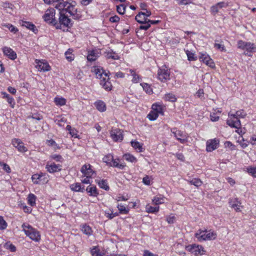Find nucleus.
<instances>
[{"instance_id":"obj_1","label":"nucleus","mask_w":256,"mask_h":256,"mask_svg":"<svg viewBox=\"0 0 256 256\" xmlns=\"http://www.w3.org/2000/svg\"><path fill=\"white\" fill-rule=\"evenodd\" d=\"M246 113L243 110L236 112V114L228 113V118L226 120V124L231 128L239 129L241 127L240 118H244Z\"/></svg>"},{"instance_id":"obj_2","label":"nucleus","mask_w":256,"mask_h":256,"mask_svg":"<svg viewBox=\"0 0 256 256\" xmlns=\"http://www.w3.org/2000/svg\"><path fill=\"white\" fill-rule=\"evenodd\" d=\"M64 26L65 27L70 28L73 26V22L72 20L68 18V16L66 14V13L64 11L60 12L58 22L56 20L54 26L58 30L62 29V26Z\"/></svg>"},{"instance_id":"obj_3","label":"nucleus","mask_w":256,"mask_h":256,"mask_svg":"<svg viewBox=\"0 0 256 256\" xmlns=\"http://www.w3.org/2000/svg\"><path fill=\"white\" fill-rule=\"evenodd\" d=\"M23 230L26 234L35 242H39L40 240V235L39 232L34 228L30 225L27 223H24L22 225Z\"/></svg>"},{"instance_id":"obj_4","label":"nucleus","mask_w":256,"mask_h":256,"mask_svg":"<svg viewBox=\"0 0 256 256\" xmlns=\"http://www.w3.org/2000/svg\"><path fill=\"white\" fill-rule=\"evenodd\" d=\"M170 70L164 65L158 69V78L162 82H166L170 79Z\"/></svg>"},{"instance_id":"obj_5","label":"nucleus","mask_w":256,"mask_h":256,"mask_svg":"<svg viewBox=\"0 0 256 256\" xmlns=\"http://www.w3.org/2000/svg\"><path fill=\"white\" fill-rule=\"evenodd\" d=\"M55 10L54 8L48 9L45 14L43 16V18L47 23L54 26L56 22Z\"/></svg>"},{"instance_id":"obj_6","label":"nucleus","mask_w":256,"mask_h":256,"mask_svg":"<svg viewBox=\"0 0 256 256\" xmlns=\"http://www.w3.org/2000/svg\"><path fill=\"white\" fill-rule=\"evenodd\" d=\"M130 209H109L108 210L106 211V216L109 219H112L114 217L118 216L120 214H127L129 212Z\"/></svg>"},{"instance_id":"obj_7","label":"nucleus","mask_w":256,"mask_h":256,"mask_svg":"<svg viewBox=\"0 0 256 256\" xmlns=\"http://www.w3.org/2000/svg\"><path fill=\"white\" fill-rule=\"evenodd\" d=\"M176 138L181 143L184 144L188 142V136L187 134L184 132L174 128L172 130Z\"/></svg>"},{"instance_id":"obj_8","label":"nucleus","mask_w":256,"mask_h":256,"mask_svg":"<svg viewBox=\"0 0 256 256\" xmlns=\"http://www.w3.org/2000/svg\"><path fill=\"white\" fill-rule=\"evenodd\" d=\"M122 132H123L119 128L112 129L110 132V136L114 142H121L124 138Z\"/></svg>"},{"instance_id":"obj_9","label":"nucleus","mask_w":256,"mask_h":256,"mask_svg":"<svg viewBox=\"0 0 256 256\" xmlns=\"http://www.w3.org/2000/svg\"><path fill=\"white\" fill-rule=\"evenodd\" d=\"M32 179L33 182L35 184H38L39 182L41 181L43 183L48 182L46 174L42 172L33 174L32 176Z\"/></svg>"},{"instance_id":"obj_10","label":"nucleus","mask_w":256,"mask_h":256,"mask_svg":"<svg viewBox=\"0 0 256 256\" xmlns=\"http://www.w3.org/2000/svg\"><path fill=\"white\" fill-rule=\"evenodd\" d=\"M199 59L200 61L202 62L210 67L212 68L215 67V64L213 60L206 54H200V56H199Z\"/></svg>"},{"instance_id":"obj_11","label":"nucleus","mask_w":256,"mask_h":256,"mask_svg":"<svg viewBox=\"0 0 256 256\" xmlns=\"http://www.w3.org/2000/svg\"><path fill=\"white\" fill-rule=\"evenodd\" d=\"M216 234L214 232H210L207 234H203L202 236L200 234H195V236L200 242H202L206 240H214L216 238Z\"/></svg>"},{"instance_id":"obj_12","label":"nucleus","mask_w":256,"mask_h":256,"mask_svg":"<svg viewBox=\"0 0 256 256\" xmlns=\"http://www.w3.org/2000/svg\"><path fill=\"white\" fill-rule=\"evenodd\" d=\"M219 142V140L216 138L208 140L206 142V151L211 152L216 149L218 146Z\"/></svg>"},{"instance_id":"obj_13","label":"nucleus","mask_w":256,"mask_h":256,"mask_svg":"<svg viewBox=\"0 0 256 256\" xmlns=\"http://www.w3.org/2000/svg\"><path fill=\"white\" fill-rule=\"evenodd\" d=\"M12 144L20 152H24L28 150V148L24 146V143L18 138L13 139Z\"/></svg>"},{"instance_id":"obj_14","label":"nucleus","mask_w":256,"mask_h":256,"mask_svg":"<svg viewBox=\"0 0 256 256\" xmlns=\"http://www.w3.org/2000/svg\"><path fill=\"white\" fill-rule=\"evenodd\" d=\"M146 12H140L135 17V20L140 24H142L148 20L147 17L151 15L150 11L146 10Z\"/></svg>"},{"instance_id":"obj_15","label":"nucleus","mask_w":256,"mask_h":256,"mask_svg":"<svg viewBox=\"0 0 256 256\" xmlns=\"http://www.w3.org/2000/svg\"><path fill=\"white\" fill-rule=\"evenodd\" d=\"M228 6V2H220L217 3L214 6H212L210 8V12L212 14L214 15H215L216 14H217L219 10L222 8H226Z\"/></svg>"},{"instance_id":"obj_16","label":"nucleus","mask_w":256,"mask_h":256,"mask_svg":"<svg viewBox=\"0 0 256 256\" xmlns=\"http://www.w3.org/2000/svg\"><path fill=\"white\" fill-rule=\"evenodd\" d=\"M186 249L188 252L194 254L195 255H198L199 254H201V251L204 252L203 248L202 246L196 245V244H192L186 246Z\"/></svg>"},{"instance_id":"obj_17","label":"nucleus","mask_w":256,"mask_h":256,"mask_svg":"<svg viewBox=\"0 0 256 256\" xmlns=\"http://www.w3.org/2000/svg\"><path fill=\"white\" fill-rule=\"evenodd\" d=\"M100 54V50H92L88 52L87 56V59L89 62L95 61L99 56Z\"/></svg>"},{"instance_id":"obj_18","label":"nucleus","mask_w":256,"mask_h":256,"mask_svg":"<svg viewBox=\"0 0 256 256\" xmlns=\"http://www.w3.org/2000/svg\"><path fill=\"white\" fill-rule=\"evenodd\" d=\"M36 63L37 64L36 67L40 72H48L50 69V66L47 62L36 60Z\"/></svg>"},{"instance_id":"obj_19","label":"nucleus","mask_w":256,"mask_h":256,"mask_svg":"<svg viewBox=\"0 0 256 256\" xmlns=\"http://www.w3.org/2000/svg\"><path fill=\"white\" fill-rule=\"evenodd\" d=\"M46 168L50 173H54L60 172L62 170V166L60 164H56L54 162L50 164H47Z\"/></svg>"},{"instance_id":"obj_20","label":"nucleus","mask_w":256,"mask_h":256,"mask_svg":"<svg viewBox=\"0 0 256 256\" xmlns=\"http://www.w3.org/2000/svg\"><path fill=\"white\" fill-rule=\"evenodd\" d=\"M2 51L5 56L12 60H15L17 57L16 52L10 48L4 46L2 48Z\"/></svg>"},{"instance_id":"obj_21","label":"nucleus","mask_w":256,"mask_h":256,"mask_svg":"<svg viewBox=\"0 0 256 256\" xmlns=\"http://www.w3.org/2000/svg\"><path fill=\"white\" fill-rule=\"evenodd\" d=\"M92 166L90 164H85L82 166L80 172L84 176H92L94 171L91 168Z\"/></svg>"},{"instance_id":"obj_22","label":"nucleus","mask_w":256,"mask_h":256,"mask_svg":"<svg viewBox=\"0 0 256 256\" xmlns=\"http://www.w3.org/2000/svg\"><path fill=\"white\" fill-rule=\"evenodd\" d=\"M20 24L22 26L26 27L28 29L32 30L34 34H37L38 31L36 26L31 22L22 20V22H20Z\"/></svg>"},{"instance_id":"obj_23","label":"nucleus","mask_w":256,"mask_h":256,"mask_svg":"<svg viewBox=\"0 0 256 256\" xmlns=\"http://www.w3.org/2000/svg\"><path fill=\"white\" fill-rule=\"evenodd\" d=\"M64 12L66 13V12H68L72 18L74 20H78L80 18V16L78 14H77V8H75L74 6L73 8H71V6H68L67 8L63 10Z\"/></svg>"},{"instance_id":"obj_24","label":"nucleus","mask_w":256,"mask_h":256,"mask_svg":"<svg viewBox=\"0 0 256 256\" xmlns=\"http://www.w3.org/2000/svg\"><path fill=\"white\" fill-rule=\"evenodd\" d=\"M104 54L105 57L107 59H112L114 60H118L120 59V56L118 54L112 49L106 52Z\"/></svg>"},{"instance_id":"obj_25","label":"nucleus","mask_w":256,"mask_h":256,"mask_svg":"<svg viewBox=\"0 0 256 256\" xmlns=\"http://www.w3.org/2000/svg\"><path fill=\"white\" fill-rule=\"evenodd\" d=\"M244 50L247 52V53L245 54H246L248 56H251V54H249V53L256 52V46L254 43L248 42Z\"/></svg>"},{"instance_id":"obj_26","label":"nucleus","mask_w":256,"mask_h":256,"mask_svg":"<svg viewBox=\"0 0 256 256\" xmlns=\"http://www.w3.org/2000/svg\"><path fill=\"white\" fill-rule=\"evenodd\" d=\"M86 190L89 196H96L98 194L97 188L94 186H92L90 184L86 188Z\"/></svg>"},{"instance_id":"obj_27","label":"nucleus","mask_w":256,"mask_h":256,"mask_svg":"<svg viewBox=\"0 0 256 256\" xmlns=\"http://www.w3.org/2000/svg\"><path fill=\"white\" fill-rule=\"evenodd\" d=\"M108 79H108V80H106V78H103L100 83L102 88L107 91H110L112 88V84L108 80Z\"/></svg>"},{"instance_id":"obj_28","label":"nucleus","mask_w":256,"mask_h":256,"mask_svg":"<svg viewBox=\"0 0 256 256\" xmlns=\"http://www.w3.org/2000/svg\"><path fill=\"white\" fill-rule=\"evenodd\" d=\"M94 105L96 109L100 112H103L106 110V106L104 102L102 100L96 102Z\"/></svg>"},{"instance_id":"obj_29","label":"nucleus","mask_w":256,"mask_h":256,"mask_svg":"<svg viewBox=\"0 0 256 256\" xmlns=\"http://www.w3.org/2000/svg\"><path fill=\"white\" fill-rule=\"evenodd\" d=\"M164 99L166 101H168L170 102H176L177 100L176 96L172 92L166 94L164 96Z\"/></svg>"},{"instance_id":"obj_30","label":"nucleus","mask_w":256,"mask_h":256,"mask_svg":"<svg viewBox=\"0 0 256 256\" xmlns=\"http://www.w3.org/2000/svg\"><path fill=\"white\" fill-rule=\"evenodd\" d=\"M132 146L138 152L143 151L142 144L136 140H132L130 142Z\"/></svg>"},{"instance_id":"obj_31","label":"nucleus","mask_w":256,"mask_h":256,"mask_svg":"<svg viewBox=\"0 0 256 256\" xmlns=\"http://www.w3.org/2000/svg\"><path fill=\"white\" fill-rule=\"evenodd\" d=\"M229 204L230 206L232 208L235 207L238 208V207L242 206L241 202L238 200V198H230L229 200Z\"/></svg>"},{"instance_id":"obj_32","label":"nucleus","mask_w":256,"mask_h":256,"mask_svg":"<svg viewBox=\"0 0 256 256\" xmlns=\"http://www.w3.org/2000/svg\"><path fill=\"white\" fill-rule=\"evenodd\" d=\"M119 159H114L112 162V163L110 164V166L114 167V168H118L120 170L124 169L125 167V165L122 164H119Z\"/></svg>"},{"instance_id":"obj_33","label":"nucleus","mask_w":256,"mask_h":256,"mask_svg":"<svg viewBox=\"0 0 256 256\" xmlns=\"http://www.w3.org/2000/svg\"><path fill=\"white\" fill-rule=\"evenodd\" d=\"M54 102L56 106H62L66 104V100L62 97H56L54 98Z\"/></svg>"},{"instance_id":"obj_34","label":"nucleus","mask_w":256,"mask_h":256,"mask_svg":"<svg viewBox=\"0 0 256 256\" xmlns=\"http://www.w3.org/2000/svg\"><path fill=\"white\" fill-rule=\"evenodd\" d=\"M96 183L98 184V186L101 188L106 190H108L110 189L109 186L108 184L107 180H99L96 182Z\"/></svg>"},{"instance_id":"obj_35","label":"nucleus","mask_w":256,"mask_h":256,"mask_svg":"<svg viewBox=\"0 0 256 256\" xmlns=\"http://www.w3.org/2000/svg\"><path fill=\"white\" fill-rule=\"evenodd\" d=\"M36 196L32 194H30L28 197V204L31 206H34L36 204Z\"/></svg>"},{"instance_id":"obj_36","label":"nucleus","mask_w":256,"mask_h":256,"mask_svg":"<svg viewBox=\"0 0 256 256\" xmlns=\"http://www.w3.org/2000/svg\"><path fill=\"white\" fill-rule=\"evenodd\" d=\"M165 202V198L164 197L161 196H156L154 199L152 200V202L154 204L157 206L160 204H164Z\"/></svg>"},{"instance_id":"obj_37","label":"nucleus","mask_w":256,"mask_h":256,"mask_svg":"<svg viewBox=\"0 0 256 256\" xmlns=\"http://www.w3.org/2000/svg\"><path fill=\"white\" fill-rule=\"evenodd\" d=\"M152 108L154 112H158V114H160L162 115H164L162 108L161 106L157 104H154L152 105Z\"/></svg>"},{"instance_id":"obj_38","label":"nucleus","mask_w":256,"mask_h":256,"mask_svg":"<svg viewBox=\"0 0 256 256\" xmlns=\"http://www.w3.org/2000/svg\"><path fill=\"white\" fill-rule=\"evenodd\" d=\"M2 26L8 28L10 32L14 34H16L18 31V28L10 24H2Z\"/></svg>"},{"instance_id":"obj_39","label":"nucleus","mask_w":256,"mask_h":256,"mask_svg":"<svg viewBox=\"0 0 256 256\" xmlns=\"http://www.w3.org/2000/svg\"><path fill=\"white\" fill-rule=\"evenodd\" d=\"M46 144L50 146L53 147L54 149L56 150L58 149H60V147L56 142L50 139L49 140H47Z\"/></svg>"},{"instance_id":"obj_40","label":"nucleus","mask_w":256,"mask_h":256,"mask_svg":"<svg viewBox=\"0 0 256 256\" xmlns=\"http://www.w3.org/2000/svg\"><path fill=\"white\" fill-rule=\"evenodd\" d=\"M103 162L106 164L108 166L110 165L112 162L114 160V156L111 154H108L102 158Z\"/></svg>"},{"instance_id":"obj_41","label":"nucleus","mask_w":256,"mask_h":256,"mask_svg":"<svg viewBox=\"0 0 256 256\" xmlns=\"http://www.w3.org/2000/svg\"><path fill=\"white\" fill-rule=\"evenodd\" d=\"M124 158L131 162H137L136 158L132 154H126L124 155Z\"/></svg>"},{"instance_id":"obj_42","label":"nucleus","mask_w":256,"mask_h":256,"mask_svg":"<svg viewBox=\"0 0 256 256\" xmlns=\"http://www.w3.org/2000/svg\"><path fill=\"white\" fill-rule=\"evenodd\" d=\"M63 0H56L54 1V8L60 10V12L63 11L64 6H62ZM65 8H64V10Z\"/></svg>"},{"instance_id":"obj_43","label":"nucleus","mask_w":256,"mask_h":256,"mask_svg":"<svg viewBox=\"0 0 256 256\" xmlns=\"http://www.w3.org/2000/svg\"><path fill=\"white\" fill-rule=\"evenodd\" d=\"M140 86L142 87L144 90L148 94L152 93V90L150 86L147 83L142 82L140 84Z\"/></svg>"},{"instance_id":"obj_44","label":"nucleus","mask_w":256,"mask_h":256,"mask_svg":"<svg viewBox=\"0 0 256 256\" xmlns=\"http://www.w3.org/2000/svg\"><path fill=\"white\" fill-rule=\"evenodd\" d=\"M82 232L86 235H90L92 232L91 228L89 226L84 224L82 228Z\"/></svg>"},{"instance_id":"obj_45","label":"nucleus","mask_w":256,"mask_h":256,"mask_svg":"<svg viewBox=\"0 0 256 256\" xmlns=\"http://www.w3.org/2000/svg\"><path fill=\"white\" fill-rule=\"evenodd\" d=\"M185 52L188 56V60L189 61H194L197 60V57L194 56V53L188 50H186Z\"/></svg>"},{"instance_id":"obj_46","label":"nucleus","mask_w":256,"mask_h":256,"mask_svg":"<svg viewBox=\"0 0 256 256\" xmlns=\"http://www.w3.org/2000/svg\"><path fill=\"white\" fill-rule=\"evenodd\" d=\"M91 254L92 256H102L103 254H102L100 252V249L96 246H94L91 249Z\"/></svg>"},{"instance_id":"obj_47","label":"nucleus","mask_w":256,"mask_h":256,"mask_svg":"<svg viewBox=\"0 0 256 256\" xmlns=\"http://www.w3.org/2000/svg\"><path fill=\"white\" fill-rule=\"evenodd\" d=\"M158 116V112H155L151 111L148 115V118L151 121H153L156 120Z\"/></svg>"},{"instance_id":"obj_48","label":"nucleus","mask_w":256,"mask_h":256,"mask_svg":"<svg viewBox=\"0 0 256 256\" xmlns=\"http://www.w3.org/2000/svg\"><path fill=\"white\" fill-rule=\"evenodd\" d=\"M4 248L10 250L12 252H15L16 250V247L10 242H7L4 244Z\"/></svg>"},{"instance_id":"obj_49","label":"nucleus","mask_w":256,"mask_h":256,"mask_svg":"<svg viewBox=\"0 0 256 256\" xmlns=\"http://www.w3.org/2000/svg\"><path fill=\"white\" fill-rule=\"evenodd\" d=\"M94 72L98 78H101L104 74V70L102 68H96L94 69Z\"/></svg>"},{"instance_id":"obj_50","label":"nucleus","mask_w":256,"mask_h":256,"mask_svg":"<svg viewBox=\"0 0 256 256\" xmlns=\"http://www.w3.org/2000/svg\"><path fill=\"white\" fill-rule=\"evenodd\" d=\"M70 188L72 190L79 192V191L81 190V184L80 183L76 182L71 184Z\"/></svg>"},{"instance_id":"obj_51","label":"nucleus","mask_w":256,"mask_h":256,"mask_svg":"<svg viewBox=\"0 0 256 256\" xmlns=\"http://www.w3.org/2000/svg\"><path fill=\"white\" fill-rule=\"evenodd\" d=\"M8 226L6 222L4 220L2 216H0V230H5Z\"/></svg>"},{"instance_id":"obj_52","label":"nucleus","mask_w":256,"mask_h":256,"mask_svg":"<svg viewBox=\"0 0 256 256\" xmlns=\"http://www.w3.org/2000/svg\"><path fill=\"white\" fill-rule=\"evenodd\" d=\"M191 184L194 185L197 187L200 186L202 184V182L198 178H194L190 181Z\"/></svg>"},{"instance_id":"obj_53","label":"nucleus","mask_w":256,"mask_h":256,"mask_svg":"<svg viewBox=\"0 0 256 256\" xmlns=\"http://www.w3.org/2000/svg\"><path fill=\"white\" fill-rule=\"evenodd\" d=\"M64 54L66 58L68 60V61L71 62L74 60V56L73 54H72V52H70V49L67 50Z\"/></svg>"},{"instance_id":"obj_54","label":"nucleus","mask_w":256,"mask_h":256,"mask_svg":"<svg viewBox=\"0 0 256 256\" xmlns=\"http://www.w3.org/2000/svg\"><path fill=\"white\" fill-rule=\"evenodd\" d=\"M247 172L248 174L256 178V167H248L247 168Z\"/></svg>"},{"instance_id":"obj_55","label":"nucleus","mask_w":256,"mask_h":256,"mask_svg":"<svg viewBox=\"0 0 256 256\" xmlns=\"http://www.w3.org/2000/svg\"><path fill=\"white\" fill-rule=\"evenodd\" d=\"M126 6L124 4H120L117 6L116 10L120 14H124L125 12Z\"/></svg>"},{"instance_id":"obj_56","label":"nucleus","mask_w":256,"mask_h":256,"mask_svg":"<svg viewBox=\"0 0 256 256\" xmlns=\"http://www.w3.org/2000/svg\"><path fill=\"white\" fill-rule=\"evenodd\" d=\"M248 42H244L242 40H240L238 42V48H239L242 49V50H245L246 45L247 44Z\"/></svg>"},{"instance_id":"obj_57","label":"nucleus","mask_w":256,"mask_h":256,"mask_svg":"<svg viewBox=\"0 0 256 256\" xmlns=\"http://www.w3.org/2000/svg\"><path fill=\"white\" fill-rule=\"evenodd\" d=\"M142 24V25H141L140 26V30H147L150 26V24L148 23L147 20L144 22Z\"/></svg>"},{"instance_id":"obj_58","label":"nucleus","mask_w":256,"mask_h":256,"mask_svg":"<svg viewBox=\"0 0 256 256\" xmlns=\"http://www.w3.org/2000/svg\"><path fill=\"white\" fill-rule=\"evenodd\" d=\"M50 158L54 160L56 162H62L63 160L62 156L60 154H52L50 156Z\"/></svg>"},{"instance_id":"obj_59","label":"nucleus","mask_w":256,"mask_h":256,"mask_svg":"<svg viewBox=\"0 0 256 256\" xmlns=\"http://www.w3.org/2000/svg\"><path fill=\"white\" fill-rule=\"evenodd\" d=\"M0 166H2L3 170H4L6 172L8 173L10 172V168L8 164L2 162H0Z\"/></svg>"},{"instance_id":"obj_60","label":"nucleus","mask_w":256,"mask_h":256,"mask_svg":"<svg viewBox=\"0 0 256 256\" xmlns=\"http://www.w3.org/2000/svg\"><path fill=\"white\" fill-rule=\"evenodd\" d=\"M132 76H133V78L132 80V82L138 83V82H140V76L137 74L136 72H134L132 74Z\"/></svg>"},{"instance_id":"obj_61","label":"nucleus","mask_w":256,"mask_h":256,"mask_svg":"<svg viewBox=\"0 0 256 256\" xmlns=\"http://www.w3.org/2000/svg\"><path fill=\"white\" fill-rule=\"evenodd\" d=\"M214 46L216 48L220 50L221 51H225L226 50L224 46L222 44L215 43L214 44Z\"/></svg>"},{"instance_id":"obj_62","label":"nucleus","mask_w":256,"mask_h":256,"mask_svg":"<svg viewBox=\"0 0 256 256\" xmlns=\"http://www.w3.org/2000/svg\"><path fill=\"white\" fill-rule=\"evenodd\" d=\"M142 182L144 184L150 186V178L146 176H144L142 179Z\"/></svg>"},{"instance_id":"obj_63","label":"nucleus","mask_w":256,"mask_h":256,"mask_svg":"<svg viewBox=\"0 0 256 256\" xmlns=\"http://www.w3.org/2000/svg\"><path fill=\"white\" fill-rule=\"evenodd\" d=\"M176 218L174 216L170 215L166 218V221L168 224H173Z\"/></svg>"},{"instance_id":"obj_64","label":"nucleus","mask_w":256,"mask_h":256,"mask_svg":"<svg viewBox=\"0 0 256 256\" xmlns=\"http://www.w3.org/2000/svg\"><path fill=\"white\" fill-rule=\"evenodd\" d=\"M7 102L10 104V106L12 108H14V105H15V102L12 97L10 96V98H8V99L7 100Z\"/></svg>"}]
</instances>
